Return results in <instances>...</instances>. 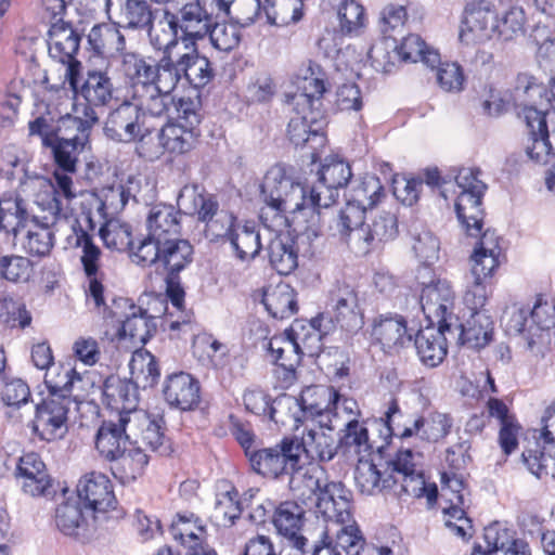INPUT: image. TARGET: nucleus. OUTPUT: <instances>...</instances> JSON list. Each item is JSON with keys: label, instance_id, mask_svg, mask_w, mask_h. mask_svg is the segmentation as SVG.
Here are the masks:
<instances>
[{"label": "nucleus", "instance_id": "24", "mask_svg": "<svg viewBox=\"0 0 555 555\" xmlns=\"http://www.w3.org/2000/svg\"><path fill=\"white\" fill-rule=\"evenodd\" d=\"M166 403L180 411H192L201 401V386L196 378L185 372L168 375L163 385Z\"/></svg>", "mask_w": 555, "mask_h": 555}, {"label": "nucleus", "instance_id": "51", "mask_svg": "<svg viewBox=\"0 0 555 555\" xmlns=\"http://www.w3.org/2000/svg\"><path fill=\"white\" fill-rule=\"evenodd\" d=\"M300 91L294 94H286V102L294 106L298 113L321 112V98L325 92L323 79L317 77L305 78Z\"/></svg>", "mask_w": 555, "mask_h": 555}, {"label": "nucleus", "instance_id": "47", "mask_svg": "<svg viewBox=\"0 0 555 555\" xmlns=\"http://www.w3.org/2000/svg\"><path fill=\"white\" fill-rule=\"evenodd\" d=\"M268 254L271 267L281 275H288L298 267V249L289 235L271 240Z\"/></svg>", "mask_w": 555, "mask_h": 555}, {"label": "nucleus", "instance_id": "39", "mask_svg": "<svg viewBox=\"0 0 555 555\" xmlns=\"http://www.w3.org/2000/svg\"><path fill=\"white\" fill-rule=\"evenodd\" d=\"M147 234L155 240L165 241L180 235L179 212L172 205L156 204L150 208L146 217Z\"/></svg>", "mask_w": 555, "mask_h": 555}, {"label": "nucleus", "instance_id": "45", "mask_svg": "<svg viewBox=\"0 0 555 555\" xmlns=\"http://www.w3.org/2000/svg\"><path fill=\"white\" fill-rule=\"evenodd\" d=\"M160 139L165 151L170 154H186L192 151L198 140L199 131L193 127H184L180 124H167L156 134Z\"/></svg>", "mask_w": 555, "mask_h": 555}, {"label": "nucleus", "instance_id": "26", "mask_svg": "<svg viewBox=\"0 0 555 555\" xmlns=\"http://www.w3.org/2000/svg\"><path fill=\"white\" fill-rule=\"evenodd\" d=\"M371 336L385 352L391 353L412 343L406 321L399 314H380L373 320Z\"/></svg>", "mask_w": 555, "mask_h": 555}, {"label": "nucleus", "instance_id": "3", "mask_svg": "<svg viewBox=\"0 0 555 555\" xmlns=\"http://www.w3.org/2000/svg\"><path fill=\"white\" fill-rule=\"evenodd\" d=\"M250 468L256 474L269 479L288 478L289 489L298 496H305L307 492L318 486V479L302 470V464L299 463L297 444L289 436L283 437L279 442L271 447L259 448L257 452L250 454L248 461Z\"/></svg>", "mask_w": 555, "mask_h": 555}, {"label": "nucleus", "instance_id": "25", "mask_svg": "<svg viewBox=\"0 0 555 555\" xmlns=\"http://www.w3.org/2000/svg\"><path fill=\"white\" fill-rule=\"evenodd\" d=\"M181 30L182 41H195L207 37L209 27L215 23L214 10H207L205 1L193 0L173 12Z\"/></svg>", "mask_w": 555, "mask_h": 555}, {"label": "nucleus", "instance_id": "28", "mask_svg": "<svg viewBox=\"0 0 555 555\" xmlns=\"http://www.w3.org/2000/svg\"><path fill=\"white\" fill-rule=\"evenodd\" d=\"M420 330L414 339V346L421 361L435 367L439 365L447 356L446 334H453V323H437Z\"/></svg>", "mask_w": 555, "mask_h": 555}, {"label": "nucleus", "instance_id": "61", "mask_svg": "<svg viewBox=\"0 0 555 555\" xmlns=\"http://www.w3.org/2000/svg\"><path fill=\"white\" fill-rule=\"evenodd\" d=\"M153 86L163 90V93H171L182 79L180 55L173 60L172 54H163L155 67Z\"/></svg>", "mask_w": 555, "mask_h": 555}, {"label": "nucleus", "instance_id": "48", "mask_svg": "<svg viewBox=\"0 0 555 555\" xmlns=\"http://www.w3.org/2000/svg\"><path fill=\"white\" fill-rule=\"evenodd\" d=\"M262 302L274 319H287L298 310L296 293L291 285L285 283H280L266 291Z\"/></svg>", "mask_w": 555, "mask_h": 555}, {"label": "nucleus", "instance_id": "9", "mask_svg": "<svg viewBox=\"0 0 555 555\" xmlns=\"http://www.w3.org/2000/svg\"><path fill=\"white\" fill-rule=\"evenodd\" d=\"M318 175V183L309 186V205L313 211L336 203L339 189L347 186L352 171L349 163L336 156H328L321 165Z\"/></svg>", "mask_w": 555, "mask_h": 555}, {"label": "nucleus", "instance_id": "36", "mask_svg": "<svg viewBox=\"0 0 555 555\" xmlns=\"http://www.w3.org/2000/svg\"><path fill=\"white\" fill-rule=\"evenodd\" d=\"M456 333L462 345L481 349L492 340L493 321L485 311L472 312L465 324L453 321V334Z\"/></svg>", "mask_w": 555, "mask_h": 555}, {"label": "nucleus", "instance_id": "1", "mask_svg": "<svg viewBox=\"0 0 555 555\" xmlns=\"http://www.w3.org/2000/svg\"><path fill=\"white\" fill-rule=\"evenodd\" d=\"M526 13L521 7H511L499 15L487 1L467 3L460 39L466 44L483 43L493 37L512 41L526 31Z\"/></svg>", "mask_w": 555, "mask_h": 555}, {"label": "nucleus", "instance_id": "59", "mask_svg": "<svg viewBox=\"0 0 555 555\" xmlns=\"http://www.w3.org/2000/svg\"><path fill=\"white\" fill-rule=\"evenodd\" d=\"M55 524L65 535H78L86 524V516L78 500H67L60 504L55 511Z\"/></svg>", "mask_w": 555, "mask_h": 555}, {"label": "nucleus", "instance_id": "21", "mask_svg": "<svg viewBox=\"0 0 555 555\" xmlns=\"http://www.w3.org/2000/svg\"><path fill=\"white\" fill-rule=\"evenodd\" d=\"M77 494L94 519L107 513L117 503L109 479L101 473H90L80 478Z\"/></svg>", "mask_w": 555, "mask_h": 555}, {"label": "nucleus", "instance_id": "55", "mask_svg": "<svg viewBox=\"0 0 555 555\" xmlns=\"http://www.w3.org/2000/svg\"><path fill=\"white\" fill-rule=\"evenodd\" d=\"M397 53L403 61L417 62L422 61L433 69L440 63V54L425 43L418 36L411 34L402 39V42L397 47Z\"/></svg>", "mask_w": 555, "mask_h": 555}, {"label": "nucleus", "instance_id": "4", "mask_svg": "<svg viewBox=\"0 0 555 555\" xmlns=\"http://www.w3.org/2000/svg\"><path fill=\"white\" fill-rule=\"evenodd\" d=\"M80 69L81 64H74L64 74L75 95L72 117L94 126L100 111L113 101L115 88L108 74L98 69L88 70L80 82Z\"/></svg>", "mask_w": 555, "mask_h": 555}, {"label": "nucleus", "instance_id": "10", "mask_svg": "<svg viewBox=\"0 0 555 555\" xmlns=\"http://www.w3.org/2000/svg\"><path fill=\"white\" fill-rule=\"evenodd\" d=\"M72 173L56 169L53 173L54 183L41 175H33L22 183V193L26 196H35L39 192L50 194L51 196L47 201V209L50 214L60 218L65 216L69 202L77 196Z\"/></svg>", "mask_w": 555, "mask_h": 555}, {"label": "nucleus", "instance_id": "27", "mask_svg": "<svg viewBox=\"0 0 555 555\" xmlns=\"http://www.w3.org/2000/svg\"><path fill=\"white\" fill-rule=\"evenodd\" d=\"M81 36L69 23L59 18L49 29L48 51L51 59L66 65L81 64L76 60Z\"/></svg>", "mask_w": 555, "mask_h": 555}, {"label": "nucleus", "instance_id": "49", "mask_svg": "<svg viewBox=\"0 0 555 555\" xmlns=\"http://www.w3.org/2000/svg\"><path fill=\"white\" fill-rule=\"evenodd\" d=\"M180 55L182 78L195 89L207 86L214 78L215 73L210 61L201 55L196 50Z\"/></svg>", "mask_w": 555, "mask_h": 555}, {"label": "nucleus", "instance_id": "8", "mask_svg": "<svg viewBox=\"0 0 555 555\" xmlns=\"http://www.w3.org/2000/svg\"><path fill=\"white\" fill-rule=\"evenodd\" d=\"M62 124L65 127V132L50 149L57 169L76 172L80 157L87 158L91 151L90 133L93 126L74 118L69 114L62 119Z\"/></svg>", "mask_w": 555, "mask_h": 555}, {"label": "nucleus", "instance_id": "6", "mask_svg": "<svg viewBox=\"0 0 555 555\" xmlns=\"http://www.w3.org/2000/svg\"><path fill=\"white\" fill-rule=\"evenodd\" d=\"M480 169L461 168L454 177L461 189L455 201V212L462 225L472 236H477L482 228L483 209L482 197L487 184L479 179Z\"/></svg>", "mask_w": 555, "mask_h": 555}, {"label": "nucleus", "instance_id": "62", "mask_svg": "<svg viewBox=\"0 0 555 555\" xmlns=\"http://www.w3.org/2000/svg\"><path fill=\"white\" fill-rule=\"evenodd\" d=\"M365 207L347 201L345 207L340 210L337 229L341 236L356 249L354 233L357 230L365 229Z\"/></svg>", "mask_w": 555, "mask_h": 555}, {"label": "nucleus", "instance_id": "30", "mask_svg": "<svg viewBox=\"0 0 555 555\" xmlns=\"http://www.w3.org/2000/svg\"><path fill=\"white\" fill-rule=\"evenodd\" d=\"M398 234V220L391 212H380L365 229L354 233L356 250L367 254L377 248L382 243L393 240Z\"/></svg>", "mask_w": 555, "mask_h": 555}, {"label": "nucleus", "instance_id": "11", "mask_svg": "<svg viewBox=\"0 0 555 555\" xmlns=\"http://www.w3.org/2000/svg\"><path fill=\"white\" fill-rule=\"evenodd\" d=\"M109 318L120 323L119 338H129L134 344H146L156 332L155 318L147 311L135 306L128 298L113 300Z\"/></svg>", "mask_w": 555, "mask_h": 555}, {"label": "nucleus", "instance_id": "44", "mask_svg": "<svg viewBox=\"0 0 555 555\" xmlns=\"http://www.w3.org/2000/svg\"><path fill=\"white\" fill-rule=\"evenodd\" d=\"M322 112H296V116L291 118L288 122L287 133L291 142L295 146H304L310 141H318L322 143Z\"/></svg>", "mask_w": 555, "mask_h": 555}, {"label": "nucleus", "instance_id": "15", "mask_svg": "<svg viewBox=\"0 0 555 555\" xmlns=\"http://www.w3.org/2000/svg\"><path fill=\"white\" fill-rule=\"evenodd\" d=\"M73 398L49 395L36 408L35 430L47 441L62 438L67 433L68 412Z\"/></svg>", "mask_w": 555, "mask_h": 555}, {"label": "nucleus", "instance_id": "33", "mask_svg": "<svg viewBox=\"0 0 555 555\" xmlns=\"http://www.w3.org/2000/svg\"><path fill=\"white\" fill-rule=\"evenodd\" d=\"M325 317L318 314L309 321L295 320L286 333L297 343L305 354L313 357L322 350V338L331 331V325H324Z\"/></svg>", "mask_w": 555, "mask_h": 555}, {"label": "nucleus", "instance_id": "19", "mask_svg": "<svg viewBox=\"0 0 555 555\" xmlns=\"http://www.w3.org/2000/svg\"><path fill=\"white\" fill-rule=\"evenodd\" d=\"M328 307L333 321L344 331L353 333L362 328L363 314L359 308L358 293L348 284H337L328 296Z\"/></svg>", "mask_w": 555, "mask_h": 555}, {"label": "nucleus", "instance_id": "16", "mask_svg": "<svg viewBox=\"0 0 555 555\" xmlns=\"http://www.w3.org/2000/svg\"><path fill=\"white\" fill-rule=\"evenodd\" d=\"M319 423V427L306 425L301 431L296 427L295 433L291 435V438L297 444L299 463H301L302 454L310 461L330 462L338 452L339 444L334 436L323 430V427L332 429L330 422L320 421Z\"/></svg>", "mask_w": 555, "mask_h": 555}, {"label": "nucleus", "instance_id": "5", "mask_svg": "<svg viewBox=\"0 0 555 555\" xmlns=\"http://www.w3.org/2000/svg\"><path fill=\"white\" fill-rule=\"evenodd\" d=\"M177 205L180 211L196 216L205 223L204 235L210 242L229 241L236 229V216L227 209H220L214 194L208 193L198 183L185 184L179 192Z\"/></svg>", "mask_w": 555, "mask_h": 555}, {"label": "nucleus", "instance_id": "32", "mask_svg": "<svg viewBox=\"0 0 555 555\" xmlns=\"http://www.w3.org/2000/svg\"><path fill=\"white\" fill-rule=\"evenodd\" d=\"M297 400V406L300 411L310 417L326 416L327 422H331L330 415L336 409L339 400L338 391L332 386L325 385H311L305 387Z\"/></svg>", "mask_w": 555, "mask_h": 555}, {"label": "nucleus", "instance_id": "63", "mask_svg": "<svg viewBox=\"0 0 555 555\" xmlns=\"http://www.w3.org/2000/svg\"><path fill=\"white\" fill-rule=\"evenodd\" d=\"M74 247L82 250L80 261L87 278L98 275L101 259V249L93 242L92 236L82 228L74 227Z\"/></svg>", "mask_w": 555, "mask_h": 555}, {"label": "nucleus", "instance_id": "43", "mask_svg": "<svg viewBox=\"0 0 555 555\" xmlns=\"http://www.w3.org/2000/svg\"><path fill=\"white\" fill-rule=\"evenodd\" d=\"M117 25L132 30H145L154 21V10L146 0H116Z\"/></svg>", "mask_w": 555, "mask_h": 555}, {"label": "nucleus", "instance_id": "54", "mask_svg": "<svg viewBox=\"0 0 555 555\" xmlns=\"http://www.w3.org/2000/svg\"><path fill=\"white\" fill-rule=\"evenodd\" d=\"M27 164L26 153L14 145L5 146L0 151V172L8 180L17 179L21 193L24 180L37 175L29 171Z\"/></svg>", "mask_w": 555, "mask_h": 555}, {"label": "nucleus", "instance_id": "37", "mask_svg": "<svg viewBox=\"0 0 555 555\" xmlns=\"http://www.w3.org/2000/svg\"><path fill=\"white\" fill-rule=\"evenodd\" d=\"M59 217L49 212L40 220L33 217L27 225V233L22 242L23 249L30 256L44 257L50 254L54 245V232L52 227L56 223Z\"/></svg>", "mask_w": 555, "mask_h": 555}, {"label": "nucleus", "instance_id": "60", "mask_svg": "<svg viewBox=\"0 0 555 555\" xmlns=\"http://www.w3.org/2000/svg\"><path fill=\"white\" fill-rule=\"evenodd\" d=\"M198 518L194 514L181 515L178 514L177 518L170 526V534L176 541L182 545H186L189 550H193L201 545L204 527L198 525Z\"/></svg>", "mask_w": 555, "mask_h": 555}, {"label": "nucleus", "instance_id": "50", "mask_svg": "<svg viewBox=\"0 0 555 555\" xmlns=\"http://www.w3.org/2000/svg\"><path fill=\"white\" fill-rule=\"evenodd\" d=\"M130 379L142 389L154 387L160 370L154 354L145 349L135 350L129 362Z\"/></svg>", "mask_w": 555, "mask_h": 555}, {"label": "nucleus", "instance_id": "42", "mask_svg": "<svg viewBox=\"0 0 555 555\" xmlns=\"http://www.w3.org/2000/svg\"><path fill=\"white\" fill-rule=\"evenodd\" d=\"M193 246L186 240L178 237L163 241L159 269L163 275H179L193 261Z\"/></svg>", "mask_w": 555, "mask_h": 555}, {"label": "nucleus", "instance_id": "64", "mask_svg": "<svg viewBox=\"0 0 555 555\" xmlns=\"http://www.w3.org/2000/svg\"><path fill=\"white\" fill-rule=\"evenodd\" d=\"M229 242L235 250L238 259L247 261L254 259L261 249L260 234L254 227L244 225L240 231H234Z\"/></svg>", "mask_w": 555, "mask_h": 555}, {"label": "nucleus", "instance_id": "22", "mask_svg": "<svg viewBox=\"0 0 555 555\" xmlns=\"http://www.w3.org/2000/svg\"><path fill=\"white\" fill-rule=\"evenodd\" d=\"M128 421L133 444L139 446L141 442L160 455L170 454L171 443L165 435L163 418L152 420L145 411H133L129 413Z\"/></svg>", "mask_w": 555, "mask_h": 555}, {"label": "nucleus", "instance_id": "12", "mask_svg": "<svg viewBox=\"0 0 555 555\" xmlns=\"http://www.w3.org/2000/svg\"><path fill=\"white\" fill-rule=\"evenodd\" d=\"M297 403L295 397L281 395L272 398L259 387L247 388L243 393V404L247 412L275 424L286 425L288 420L298 422L299 418L295 413H291Z\"/></svg>", "mask_w": 555, "mask_h": 555}, {"label": "nucleus", "instance_id": "41", "mask_svg": "<svg viewBox=\"0 0 555 555\" xmlns=\"http://www.w3.org/2000/svg\"><path fill=\"white\" fill-rule=\"evenodd\" d=\"M173 12L169 9L163 11V16L156 23H151L147 30L150 42L154 49L162 51L163 54H172L181 39V30L178 26Z\"/></svg>", "mask_w": 555, "mask_h": 555}, {"label": "nucleus", "instance_id": "18", "mask_svg": "<svg viewBox=\"0 0 555 555\" xmlns=\"http://www.w3.org/2000/svg\"><path fill=\"white\" fill-rule=\"evenodd\" d=\"M512 323L514 330L521 334L532 348L544 332L555 326V305L540 296L530 311L520 309L516 312Z\"/></svg>", "mask_w": 555, "mask_h": 555}, {"label": "nucleus", "instance_id": "46", "mask_svg": "<svg viewBox=\"0 0 555 555\" xmlns=\"http://www.w3.org/2000/svg\"><path fill=\"white\" fill-rule=\"evenodd\" d=\"M354 482L361 493L372 495L391 488L398 479L391 474L382 473L374 463L359 460Z\"/></svg>", "mask_w": 555, "mask_h": 555}, {"label": "nucleus", "instance_id": "35", "mask_svg": "<svg viewBox=\"0 0 555 555\" xmlns=\"http://www.w3.org/2000/svg\"><path fill=\"white\" fill-rule=\"evenodd\" d=\"M305 511L293 501L280 503L272 515V524L279 534L288 539L292 544L306 545L308 540L300 534L304 526Z\"/></svg>", "mask_w": 555, "mask_h": 555}, {"label": "nucleus", "instance_id": "13", "mask_svg": "<svg viewBox=\"0 0 555 555\" xmlns=\"http://www.w3.org/2000/svg\"><path fill=\"white\" fill-rule=\"evenodd\" d=\"M319 490L315 513L331 524H345L353 519L352 492L340 481H331L323 488L318 483L313 489L307 488L309 493Z\"/></svg>", "mask_w": 555, "mask_h": 555}, {"label": "nucleus", "instance_id": "38", "mask_svg": "<svg viewBox=\"0 0 555 555\" xmlns=\"http://www.w3.org/2000/svg\"><path fill=\"white\" fill-rule=\"evenodd\" d=\"M31 219L27 203L21 194L4 193L0 197V231L17 237Z\"/></svg>", "mask_w": 555, "mask_h": 555}, {"label": "nucleus", "instance_id": "52", "mask_svg": "<svg viewBox=\"0 0 555 555\" xmlns=\"http://www.w3.org/2000/svg\"><path fill=\"white\" fill-rule=\"evenodd\" d=\"M121 66L125 76L131 81L132 93L139 91V87H142V89L154 87L156 64L153 62L137 53H125Z\"/></svg>", "mask_w": 555, "mask_h": 555}, {"label": "nucleus", "instance_id": "17", "mask_svg": "<svg viewBox=\"0 0 555 555\" xmlns=\"http://www.w3.org/2000/svg\"><path fill=\"white\" fill-rule=\"evenodd\" d=\"M144 113L139 111L131 101H125L108 113L104 124V134L117 143H133L138 135L145 131Z\"/></svg>", "mask_w": 555, "mask_h": 555}, {"label": "nucleus", "instance_id": "57", "mask_svg": "<svg viewBox=\"0 0 555 555\" xmlns=\"http://www.w3.org/2000/svg\"><path fill=\"white\" fill-rule=\"evenodd\" d=\"M131 99L132 104L144 113V117L146 114L156 117L164 115L173 100L171 93H163V90L155 87H139V91L132 93Z\"/></svg>", "mask_w": 555, "mask_h": 555}, {"label": "nucleus", "instance_id": "23", "mask_svg": "<svg viewBox=\"0 0 555 555\" xmlns=\"http://www.w3.org/2000/svg\"><path fill=\"white\" fill-rule=\"evenodd\" d=\"M129 413L122 417L113 416L104 420L98 429L95 437V448L100 455L111 461L116 459L124 450L133 444L132 435L128 430Z\"/></svg>", "mask_w": 555, "mask_h": 555}, {"label": "nucleus", "instance_id": "7", "mask_svg": "<svg viewBox=\"0 0 555 555\" xmlns=\"http://www.w3.org/2000/svg\"><path fill=\"white\" fill-rule=\"evenodd\" d=\"M402 412L398 400L392 398L385 412V424L391 436L410 438L417 436L428 442H438L444 439L453 425L452 417L441 412H430L427 416H418L411 426H401Z\"/></svg>", "mask_w": 555, "mask_h": 555}, {"label": "nucleus", "instance_id": "40", "mask_svg": "<svg viewBox=\"0 0 555 555\" xmlns=\"http://www.w3.org/2000/svg\"><path fill=\"white\" fill-rule=\"evenodd\" d=\"M109 462L113 476L120 483L127 485L143 474L149 456L140 446L132 444Z\"/></svg>", "mask_w": 555, "mask_h": 555}, {"label": "nucleus", "instance_id": "20", "mask_svg": "<svg viewBox=\"0 0 555 555\" xmlns=\"http://www.w3.org/2000/svg\"><path fill=\"white\" fill-rule=\"evenodd\" d=\"M16 479L23 492L30 496H49L55 492L53 479L41 456L36 452L24 453L18 459Z\"/></svg>", "mask_w": 555, "mask_h": 555}, {"label": "nucleus", "instance_id": "2", "mask_svg": "<svg viewBox=\"0 0 555 555\" xmlns=\"http://www.w3.org/2000/svg\"><path fill=\"white\" fill-rule=\"evenodd\" d=\"M260 199L264 206L260 219L270 229L286 223V214L311 209L309 185L288 177L282 167L269 169L260 184Z\"/></svg>", "mask_w": 555, "mask_h": 555}, {"label": "nucleus", "instance_id": "29", "mask_svg": "<svg viewBox=\"0 0 555 555\" xmlns=\"http://www.w3.org/2000/svg\"><path fill=\"white\" fill-rule=\"evenodd\" d=\"M139 182L132 178L126 183L102 188L96 194V214L100 220L116 219L130 202L137 203Z\"/></svg>", "mask_w": 555, "mask_h": 555}, {"label": "nucleus", "instance_id": "56", "mask_svg": "<svg viewBox=\"0 0 555 555\" xmlns=\"http://www.w3.org/2000/svg\"><path fill=\"white\" fill-rule=\"evenodd\" d=\"M334 545L345 551L346 555H361L365 546V539L354 521L345 524H331Z\"/></svg>", "mask_w": 555, "mask_h": 555}, {"label": "nucleus", "instance_id": "58", "mask_svg": "<svg viewBox=\"0 0 555 555\" xmlns=\"http://www.w3.org/2000/svg\"><path fill=\"white\" fill-rule=\"evenodd\" d=\"M545 443L548 446V451L546 447L541 450L537 444L535 449H527L521 454L530 473L539 479L548 475L555 478V441Z\"/></svg>", "mask_w": 555, "mask_h": 555}, {"label": "nucleus", "instance_id": "31", "mask_svg": "<svg viewBox=\"0 0 555 555\" xmlns=\"http://www.w3.org/2000/svg\"><path fill=\"white\" fill-rule=\"evenodd\" d=\"M525 121L530 141V144L526 147V154L535 163H546L548 157H553L546 114L537 108H527L525 111Z\"/></svg>", "mask_w": 555, "mask_h": 555}, {"label": "nucleus", "instance_id": "53", "mask_svg": "<svg viewBox=\"0 0 555 555\" xmlns=\"http://www.w3.org/2000/svg\"><path fill=\"white\" fill-rule=\"evenodd\" d=\"M88 41L99 54L121 52L126 48V39L117 22L93 26L88 35Z\"/></svg>", "mask_w": 555, "mask_h": 555}, {"label": "nucleus", "instance_id": "34", "mask_svg": "<svg viewBox=\"0 0 555 555\" xmlns=\"http://www.w3.org/2000/svg\"><path fill=\"white\" fill-rule=\"evenodd\" d=\"M139 388L131 379L120 378L115 375L108 376L103 384V395L107 400V404L117 410L114 416L122 417L133 411H142L138 409Z\"/></svg>", "mask_w": 555, "mask_h": 555}, {"label": "nucleus", "instance_id": "14", "mask_svg": "<svg viewBox=\"0 0 555 555\" xmlns=\"http://www.w3.org/2000/svg\"><path fill=\"white\" fill-rule=\"evenodd\" d=\"M423 285L420 302L426 319L431 323H453L457 321L453 313L455 295L447 280L420 282Z\"/></svg>", "mask_w": 555, "mask_h": 555}]
</instances>
